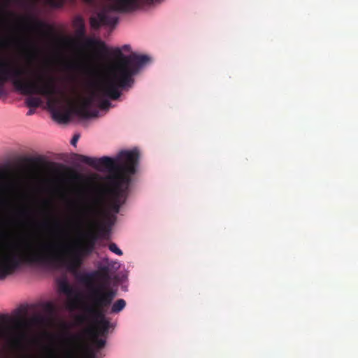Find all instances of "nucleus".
Listing matches in <instances>:
<instances>
[{
    "instance_id": "a878e982",
    "label": "nucleus",
    "mask_w": 358,
    "mask_h": 358,
    "mask_svg": "<svg viewBox=\"0 0 358 358\" xmlns=\"http://www.w3.org/2000/svg\"><path fill=\"white\" fill-rule=\"evenodd\" d=\"M45 308L48 310H53V305L51 303H47L45 304Z\"/></svg>"
},
{
    "instance_id": "72a5a7b5",
    "label": "nucleus",
    "mask_w": 358,
    "mask_h": 358,
    "mask_svg": "<svg viewBox=\"0 0 358 358\" xmlns=\"http://www.w3.org/2000/svg\"><path fill=\"white\" fill-rule=\"evenodd\" d=\"M162 0H158V3H159Z\"/></svg>"
},
{
    "instance_id": "c85d7f7f",
    "label": "nucleus",
    "mask_w": 358,
    "mask_h": 358,
    "mask_svg": "<svg viewBox=\"0 0 358 358\" xmlns=\"http://www.w3.org/2000/svg\"><path fill=\"white\" fill-rule=\"evenodd\" d=\"M69 69H74L76 67V65L74 64H71L68 66Z\"/></svg>"
},
{
    "instance_id": "b1692460",
    "label": "nucleus",
    "mask_w": 358,
    "mask_h": 358,
    "mask_svg": "<svg viewBox=\"0 0 358 358\" xmlns=\"http://www.w3.org/2000/svg\"><path fill=\"white\" fill-rule=\"evenodd\" d=\"M8 187V184L0 181V192L4 190Z\"/></svg>"
},
{
    "instance_id": "393cba45",
    "label": "nucleus",
    "mask_w": 358,
    "mask_h": 358,
    "mask_svg": "<svg viewBox=\"0 0 358 358\" xmlns=\"http://www.w3.org/2000/svg\"><path fill=\"white\" fill-rule=\"evenodd\" d=\"M73 178L76 180H81L83 178V177L81 175L78 174V173H74L73 176Z\"/></svg>"
},
{
    "instance_id": "423d86ee",
    "label": "nucleus",
    "mask_w": 358,
    "mask_h": 358,
    "mask_svg": "<svg viewBox=\"0 0 358 358\" xmlns=\"http://www.w3.org/2000/svg\"><path fill=\"white\" fill-rule=\"evenodd\" d=\"M115 295L113 290L103 291L99 288L93 289L90 294V306L86 308V311L96 324L94 329H92L94 334L100 336L108 334L110 323L106 317L105 310L111 305Z\"/></svg>"
},
{
    "instance_id": "aec40b11",
    "label": "nucleus",
    "mask_w": 358,
    "mask_h": 358,
    "mask_svg": "<svg viewBox=\"0 0 358 358\" xmlns=\"http://www.w3.org/2000/svg\"><path fill=\"white\" fill-rule=\"evenodd\" d=\"M108 249L112 252H114L115 254L117 255H122V250L117 247V245L114 243H111L109 244L108 245Z\"/></svg>"
},
{
    "instance_id": "2f4dec72",
    "label": "nucleus",
    "mask_w": 358,
    "mask_h": 358,
    "mask_svg": "<svg viewBox=\"0 0 358 358\" xmlns=\"http://www.w3.org/2000/svg\"><path fill=\"white\" fill-rule=\"evenodd\" d=\"M94 0H85V1L87 2V3H91Z\"/></svg>"
},
{
    "instance_id": "412c9836",
    "label": "nucleus",
    "mask_w": 358,
    "mask_h": 358,
    "mask_svg": "<svg viewBox=\"0 0 358 358\" xmlns=\"http://www.w3.org/2000/svg\"><path fill=\"white\" fill-rule=\"evenodd\" d=\"M111 106V103L108 100H101L99 103V108L103 110H107Z\"/></svg>"
},
{
    "instance_id": "1a4fd4ad",
    "label": "nucleus",
    "mask_w": 358,
    "mask_h": 358,
    "mask_svg": "<svg viewBox=\"0 0 358 358\" xmlns=\"http://www.w3.org/2000/svg\"><path fill=\"white\" fill-rule=\"evenodd\" d=\"M103 83V81L100 83L96 92H92L87 97L84 98L80 103L76 106V113L83 118L95 117L98 116L99 111L97 110H90L94 100L99 96H106L110 98L108 96L103 94L100 91V86Z\"/></svg>"
},
{
    "instance_id": "9b49d317",
    "label": "nucleus",
    "mask_w": 358,
    "mask_h": 358,
    "mask_svg": "<svg viewBox=\"0 0 358 358\" xmlns=\"http://www.w3.org/2000/svg\"><path fill=\"white\" fill-rule=\"evenodd\" d=\"M117 22V17L110 15L107 10L101 11L90 19V26L94 29H99L101 25L114 26Z\"/></svg>"
},
{
    "instance_id": "4468645a",
    "label": "nucleus",
    "mask_w": 358,
    "mask_h": 358,
    "mask_svg": "<svg viewBox=\"0 0 358 358\" xmlns=\"http://www.w3.org/2000/svg\"><path fill=\"white\" fill-rule=\"evenodd\" d=\"M59 288L61 292L68 296V306L69 308H76L80 300L79 292L66 281L61 282L59 285Z\"/></svg>"
},
{
    "instance_id": "473e14b6",
    "label": "nucleus",
    "mask_w": 358,
    "mask_h": 358,
    "mask_svg": "<svg viewBox=\"0 0 358 358\" xmlns=\"http://www.w3.org/2000/svg\"><path fill=\"white\" fill-rule=\"evenodd\" d=\"M39 319H40L39 317L35 318L36 320H38Z\"/></svg>"
},
{
    "instance_id": "20e7f679",
    "label": "nucleus",
    "mask_w": 358,
    "mask_h": 358,
    "mask_svg": "<svg viewBox=\"0 0 358 358\" xmlns=\"http://www.w3.org/2000/svg\"><path fill=\"white\" fill-rule=\"evenodd\" d=\"M122 50L130 51L129 45H124L121 48L113 49V55L117 59L110 69L108 76L100 86V91L113 100L117 99L120 95V89H127L134 84L133 76L138 73L150 60L146 55L131 53L125 56Z\"/></svg>"
},
{
    "instance_id": "cd10ccee",
    "label": "nucleus",
    "mask_w": 358,
    "mask_h": 358,
    "mask_svg": "<svg viewBox=\"0 0 358 358\" xmlns=\"http://www.w3.org/2000/svg\"><path fill=\"white\" fill-rule=\"evenodd\" d=\"M78 320L79 323H83L85 320V317L83 316H80L78 318Z\"/></svg>"
},
{
    "instance_id": "a211bd4d",
    "label": "nucleus",
    "mask_w": 358,
    "mask_h": 358,
    "mask_svg": "<svg viewBox=\"0 0 358 358\" xmlns=\"http://www.w3.org/2000/svg\"><path fill=\"white\" fill-rule=\"evenodd\" d=\"M65 0H47L48 4L52 8H61L63 6Z\"/></svg>"
},
{
    "instance_id": "7c9ffc66",
    "label": "nucleus",
    "mask_w": 358,
    "mask_h": 358,
    "mask_svg": "<svg viewBox=\"0 0 358 358\" xmlns=\"http://www.w3.org/2000/svg\"><path fill=\"white\" fill-rule=\"evenodd\" d=\"M3 19V11H2V9L0 8V20H2Z\"/></svg>"
},
{
    "instance_id": "dca6fc26",
    "label": "nucleus",
    "mask_w": 358,
    "mask_h": 358,
    "mask_svg": "<svg viewBox=\"0 0 358 358\" xmlns=\"http://www.w3.org/2000/svg\"><path fill=\"white\" fill-rule=\"evenodd\" d=\"M34 94L28 95L29 96L26 99L25 103H26L27 106H28L29 108H36L41 106V104L42 103V100L38 96H33ZM38 94L43 96L42 94Z\"/></svg>"
},
{
    "instance_id": "39448f33",
    "label": "nucleus",
    "mask_w": 358,
    "mask_h": 358,
    "mask_svg": "<svg viewBox=\"0 0 358 358\" xmlns=\"http://www.w3.org/2000/svg\"><path fill=\"white\" fill-rule=\"evenodd\" d=\"M106 201L104 196H93L90 201L79 208L77 220L91 229H95L100 237H105L110 231L112 222L106 216Z\"/></svg>"
},
{
    "instance_id": "c756f323",
    "label": "nucleus",
    "mask_w": 358,
    "mask_h": 358,
    "mask_svg": "<svg viewBox=\"0 0 358 358\" xmlns=\"http://www.w3.org/2000/svg\"><path fill=\"white\" fill-rule=\"evenodd\" d=\"M34 113V110H29L27 113V115H31Z\"/></svg>"
},
{
    "instance_id": "f3484780",
    "label": "nucleus",
    "mask_w": 358,
    "mask_h": 358,
    "mask_svg": "<svg viewBox=\"0 0 358 358\" xmlns=\"http://www.w3.org/2000/svg\"><path fill=\"white\" fill-rule=\"evenodd\" d=\"M126 306V301L122 299H117L111 306V313H118Z\"/></svg>"
},
{
    "instance_id": "4be33fe9",
    "label": "nucleus",
    "mask_w": 358,
    "mask_h": 358,
    "mask_svg": "<svg viewBox=\"0 0 358 358\" xmlns=\"http://www.w3.org/2000/svg\"><path fill=\"white\" fill-rule=\"evenodd\" d=\"M28 161L34 164H38L41 162L42 159L41 157L29 158Z\"/></svg>"
},
{
    "instance_id": "2eb2a0df",
    "label": "nucleus",
    "mask_w": 358,
    "mask_h": 358,
    "mask_svg": "<svg viewBox=\"0 0 358 358\" xmlns=\"http://www.w3.org/2000/svg\"><path fill=\"white\" fill-rule=\"evenodd\" d=\"M47 27V24L41 20L34 18H30L28 20L27 28L31 31L45 34Z\"/></svg>"
},
{
    "instance_id": "7ed1b4c3",
    "label": "nucleus",
    "mask_w": 358,
    "mask_h": 358,
    "mask_svg": "<svg viewBox=\"0 0 358 358\" xmlns=\"http://www.w3.org/2000/svg\"><path fill=\"white\" fill-rule=\"evenodd\" d=\"M24 71L22 69L0 63V97L6 94L4 89L5 84L10 81L15 90L23 95L40 94L47 98V105L52 112V117L60 122H66L69 120V115L61 111L62 103L67 99L66 93L59 90L52 76H37L38 82L31 80H22L21 76Z\"/></svg>"
},
{
    "instance_id": "5701e85b",
    "label": "nucleus",
    "mask_w": 358,
    "mask_h": 358,
    "mask_svg": "<svg viewBox=\"0 0 358 358\" xmlns=\"http://www.w3.org/2000/svg\"><path fill=\"white\" fill-rule=\"evenodd\" d=\"M79 138V135H75L71 141L72 145H76Z\"/></svg>"
},
{
    "instance_id": "0eeeda50",
    "label": "nucleus",
    "mask_w": 358,
    "mask_h": 358,
    "mask_svg": "<svg viewBox=\"0 0 358 358\" xmlns=\"http://www.w3.org/2000/svg\"><path fill=\"white\" fill-rule=\"evenodd\" d=\"M75 34L78 39L85 41V47L95 49L101 55L108 54V48L106 43L98 39L86 37V27L83 18L78 15L73 21Z\"/></svg>"
},
{
    "instance_id": "f257e3e1",
    "label": "nucleus",
    "mask_w": 358,
    "mask_h": 358,
    "mask_svg": "<svg viewBox=\"0 0 358 358\" xmlns=\"http://www.w3.org/2000/svg\"><path fill=\"white\" fill-rule=\"evenodd\" d=\"M99 238L96 231H90L81 243L73 246L55 242L29 243L0 251V280L13 275L24 265L65 267L76 272L83 264L84 257L93 252Z\"/></svg>"
},
{
    "instance_id": "6e6552de",
    "label": "nucleus",
    "mask_w": 358,
    "mask_h": 358,
    "mask_svg": "<svg viewBox=\"0 0 358 358\" xmlns=\"http://www.w3.org/2000/svg\"><path fill=\"white\" fill-rule=\"evenodd\" d=\"M80 280L90 289V294L93 289L99 288L103 291L112 290L111 289H105L104 286V283H108L110 280L108 266H103L97 271L85 273L80 277Z\"/></svg>"
},
{
    "instance_id": "f704fd0d",
    "label": "nucleus",
    "mask_w": 358,
    "mask_h": 358,
    "mask_svg": "<svg viewBox=\"0 0 358 358\" xmlns=\"http://www.w3.org/2000/svg\"><path fill=\"white\" fill-rule=\"evenodd\" d=\"M78 358V357H77Z\"/></svg>"
},
{
    "instance_id": "f03ea898",
    "label": "nucleus",
    "mask_w": 358,
    "mask_h": 358,
    "mask_svg": "<svg viewBox=\"0 0 358 358\" xmlns=\"http://www.w3.org/2000/svg\"><path fill=\"white\" fill-rule=\"evenodd\" d=\"M139 151L137 148L121 151L117 158L108 157L93 158L78 155L80 162L87 164L96 170H106L110 173L108 179L111 185H99L94 196H104L106 201V216L109 217V208L118 213L124 202L131 176L134 174L138 164Z\"/></svg>"
},
{
    "instance_id": "ddd939ff",
    "label": "nucleus",
    "mask_w": 358,
    "mask_h": 358,
    "mask_svg": "<svg viewBox=\"0 0 358 358\" xmlns=\"http://www.w3.org/2000/svg\"><path fill=\"white\" fill-rule=\"evenodd\" d=\"M70 339L73 346L72 358H82L80 355L87 350L83 336L80 334H71ZM87 358H96V357L94 354H90Z\"/></svg>"
},
{
    "instance_id": "f8f14e48",
    "label": "nucleus",
    "mask_w": 358,
    "mask_h": 358,
    "mask_svg": "<svg viewBox=\"0 0 358 358\" xmlns=\"http://www.w3.org/2000/svg\"><path fill=\"white\" fill-rule=\"evenodd\" d=\"M25 323L24 322L17 321L16 323V327L18 331H17L15 334H11L7 329H0V337L8 339L12 343L15 345H20L27 338V333L22 329Z\"/></svg>"
},
{
    "instance_id": "6ab92c4d",
    "label": "nucleus",
    "mask_w": 358,
    "mask_h": 358,
    "mask_svg": "<svg viewBox=\"0 0 358 358\" xmlns=\"http://www.w3.org/2000/svg\"><path fill=\"white\" fill-rule=\"evenodd\" d=\"M99 335L94 334V344L98 349L103 348L106 345V341L103 339L98 338Z\"/></svg>"
},
{
    "instance_id": "bb28decb",
    "label": "nucleus",
    "mask_w": 358,
    "mask_h": 358,
    "mask_svg": "<svg viewBox=\"0 0 358 358\" xmlns=\"http://www.w3.org/2000/svg\"><path fill=\"white\" fill-rule=\"evenodd\" d=\"M27 213V211L24 210H20L18 211V213L17 215H20V216H24L26 215Z\"/></svg>"
},
{
    "instance_id": "9d476101",
    "label": "nucleus",
    "mask_w": 358,
    "mask_h": 358,
    "mask_svg": "<svg viewBox=\"0 0 358 358\" xmlns=\"http://www.w3.org/2000/svg\"><path fill=\"white\" fill-rule=\"evenodd\" d=\"M113 2L111 9L120 13H128L138 9L143 2L154 0H110Z\"/></svg>"
}]
</instances>
